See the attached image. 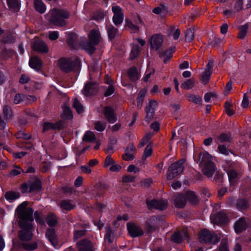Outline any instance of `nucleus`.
I'll return each instance as SVG.
<instances>
[{"mask_svg": "<svg viewBox=\"0 0 251 251\" xmlns=\"http://www.w3.org/2000/svg\"><path fill=\"white\" fill-rule=\"evenodd\" d=\"M127 76L131 81L134 82L140 78V75L136 66H133L129 68L127 71Z\"/></svg>", "mask_w": 251, "mask_h": 251, "instance_id": "5701e85b", "label": "nucleus"}, {"mask_svg": "<svg viewBox=\"0 0 251 251\" xmlns=\"http://www.w3.org/2000/svg\"><path fill=\"white\" fill-rule=\"evenodd\" d=\"M228 180L230 182L237 177L238 173L235 169H231L227 172Z\"/></svg>", "mask_w": 251, "mask_h": 251, "instance_id": "0e129e2a", "label": "nucleus"}, {"mask_svg": "<svg viewBox=\"0 0 251 251\" xmlns=\"http://www.w3.org/2000/svg\"><path fill=\"white\" fill-rule=\"evenodd\" d=\"M248 227V224L246 222V219L244 217L240 218L235 222L234 225V228L235 232L237 234L242 233L246 230Z\"/></svg>", "mask_w": 251, "mask_h": 251, "instance_id": "dca6fc26", "label": "nucleus"}, {"mask_svg": "<svg viewBox=\"0 0 251 251\" xmlns=\"http://www.w3.org/2000/svg\"><path fill=\"white\" fill-rule=\"evenodd\" d=\"M210 218L214 224L217 225H223L228 222V218L227 215L222 211L215 213Z\"/></svg>", "mask_w": 251, "mask_h": 251, "instance_id": "1a4fd4ad", "label": "nucleus"}, {"mask_svg": "<svg viewBox=\"0 0 251 251\" xmlns=\"http://www.w3.org/2000/svg\"><path fill=\"white\" fill-rule=\"evenodd\" d=\"M28 64L31 69L39 72L42 69L43 63L41 59L35 56L29 58Z\"/></svg>", "mask_w": 251, "mask_h": 251, "instance_id": "f8f14e48", "label": "nucleus"}, {"mask_svg": "<svg viewBox=\"0 0 251 251\" xmlns=\"http://www.w3.org/2000/svg\"><path fill=\"white\" fill-rule=\"evenodd\" d=\"M156 220V218L155 216H152L146 221L145 226L148 234H151L155 230L156 228L153 224V222H155Z\"/></svg>", "mask_w": 251, "mask_h": 251, "instance_id": "a878e982", "label": "nucleus"}, {"mask_svg": "<svg viewBox=\"0 0 251 251\" xmlns=\"http://www.w3.org/2000/svg\"><path fill=\"white\" fill-rule=\"evenodd\" d=\"M46 223L50 227H55L58 224V220L56 216L53 213H49L46 217Z\"/></svg>", "mask_w": 251, "mask_h": 251, "instance_id": "cd10ccee", "label": "nucleus"}, {"mask_svg": "<svg viewBox=\"0 0 251 251\" xmlns=\"http://www.w3.org/2000/svg\"><path fill=\"white\" fill-rule=\"evenodd\" d=\"M58 64L60 69L65 73H78L80 70L81 62L78 59L74 60L70 57H62L58 60Z\"/></svg>", "mask_w": 251, "mask_h": 251, "instance_id": "7ed1b4c3", "label": "nucleus"}, {"mask_svg": "<svg viewBox=\"0 0 251 251\" xmlns=\"http://www.w3.org/2000/svg\"><path fill=\"white\" fill-rule=\"evenodd\" d=\"M96 46V45H94L92 43L89 42L85 45L84 48L88 54L92 55L96 50L95 48Z\"/></svg>", "mask_w": 251, "mask_h": 251, "instance_id": "4d7b16f0", "label": "nucleus"}, {"mask_svg": "<svg viewBox=\"0 0 251 251\" xmlns=\"http://www.w3.org/2000/svg\"><path fill=\"white\" fill-rule=\"evenodd\" d=\"M183 163L184 161L183 160H179L172 163L169 166L167 174V178L168 180L173 179L183 171Z\"/></svg>", "mask_w": 251, "mask_h": 251, "instance_id": "20e7f679", "label": "nucleus"}, {"mask_svg": "<svg viewBox=\"0 0 251 251\" xmlns=\"http://www.w3.org/2000/svg\"><path fill=\"white\" fill-rule=\"evenodd\" d=\"M189 101L196 104H201L202 102V99L199 96L193 94H187L185 95Z\"/></svg>", "mask_w": 251, "mask_h": 251, "instance_id": "a19ab883", "label": "nucleus"}, {"mask_svg": "<svg viewBox=\"0 0 251 251\" xmlns=\"http://www.w3.org/2000/svg\"><path fill=\"white\" fill-rule=\"evenodd\" d=\"M33 50L40 53H47L49 48L46 43L42 40L35 41L32 45Z\"/></svg>", "mask_w": 251, "mask_h": 251, "instance_id": "4468645a", "label": "nucleus"}, {"mask_svg": "<svg viewBox=\"0 0 251 251\" xmlns=\"http://www.w3.org/2000/svg\"><path fill=\"white\" fill-rule=\"evenodd\" d=\"M163 42V36L160 34H153L149 40L151 48L156 51L160 48Z\"/></svg>", "mask_w": 251, "mask_h": 251, "instance_id": "9d476101", "label": "nucleus"}, {"mask_svg": "<svg viewBox=\"0 0 251 251\" xmlns=\"http://www.w3.org/2000/svg\"><path fill=\"white\" fill-rule=\"evenodd\" d=\"M76 245L79 251H90L93 248L92 242L86 238L79 241Z\"/></svg>", "mask_w": 251, "mask_h": 251, "instance_id": "f3484780", "label": "nucleus"}, {"mask_svg": "<svg viewBox=\"0 0 251 251\" xmlns=\"http://www.w3.org/2000/svg\"><path fill=\"white\" fill-rule=\"evenodd\" d=\"M102 113L109 124H114L117 120L115 110L111 106L107 105L105 106L103 108Z\"/></svg>", "mask_w": 251, "mask_h": 251, "instance_id": "6e6552de", "label": "nucleus"}, {"mask_svg": "<svg viewBox=\"0 0 251 251\" xmlns=\"http://www.w3.org/2000/svg\"><path fill=\"white\" fill-rule=\"evenodd\" d=\"M70 16V13L67 10L54 8L50 11L47 20L51 25L63 27L66 25V20L69 19Z\"/></svg>", "mask_w": 251, "mask_h": 251, "instance_id": "f03ea898", "label": "nucleus"}, {"mask_svg": "<svg viewBox=\"0 0 251 251\" xmlns=\"http://www.w3.org/2000/svg\"><path fill=\"white\" fill-rule=\"evenodd\" d=\"M105 30L106 31L108 40L110 42H113L114 39L119 35V29L115 27L111 24H107L105 25Z\"/></svg>", "mask_w": 251, "mask_h": 251, "instance_id": "2eb2a0df", "label": "nucleus"}, {"mask_svg": "<svg viewBox=\"0 0 251 251\" xmlns=\"http://www.w3.org/2000/svg\"><path fill=\"white\" fill-rule=\"evenodd\" d=\"M66 43L72 49H76L79 46L78 35L75 32H68L66 33Z\"/></svg>", "mask_w": 251, "mask_h": 251, "instance_id": "9b49d317", "label": "nucleus"}, {"mask_svg": "<svg viewBox=\"0 0 251 251\" xmlns=\"http://www.w3.org/2000/svg\"><path fill=\"white\" fill-rule=\"evenodd\" d=\"M22 172H24V170L21 167L16 166V169H12L10 172L8 176L9 177L15 176L20 174Z\"/></svg>", "mask_w": 251, "mask_h": 251, "instance_id": "338daca9", "label": "nucleus"}, {"mask_svg": "<svg viewBox=\"0 0 251 251\" xmlns=\"http://www.w3.org/2000/svg\"><path fill=\"white\" fill-rule=\"evenodd\" d=\"M212 73L205 71L202 73L201 76V80L205 84H206L210 78Z\"/></svg>", "mask_w": 251, "mask_h": 251, "instance_id": "774afa93", "label": "nucleus"}, {"mask_svg": "<svg viewBox=\"0 0 251 251\" xmlns=\"http://www.w3.org/2000/svg\"><path fill=\"white\" fill-rule=\"evenodd\" d=\"M82 140L84 142H93L96 140V137L93 132L87 130L84 134Z\"/></svg>", "mask_w": 251, "mask_h": 251, "instance_id": "58836bf2", "label": "nucleus"}, {"mask_svg": "<svg viewBox=\"0 0 251 251\" xmlns=\"http://www.w3.org/2000/svg\"><path fill=\"white\" fill-rule=\"evenodd\" d=\"M217 139L221 143L224 142H229L231 139V134L230 133H222L218 136Z\"/></svg>", "mask_w": 251, "mask_h": 251, "instance_id": "c03bdc74", "label": "nucleus"}, {"mask_svg": "<svg viewBox=\"0 0 251 251\" xmlns=\"http://www.w3.org/2000/svg\"><path fill=\"white\" fill-rule=\"evenodd\" d=\"M248 28V23H246L244 25L240 26L239 27V29L240 31L238 35V38L241 39H244L247 35Z\"/></svg>", "mask_w": 251, "mask_h": 251, "instance_id": "4c0bfd02", "label": "nucleus"}, {"mask_svg": "<svg viewBox=\"0 0 251 251\" xmlns=\"http://www.w3.org/2000/svg\"><path fill=\"white\" fill-rule=\"evenodd\" d=\"M23 248L27 251H33L37 249L38 246L36 242L30 243H23L21 245Z\"/></svg>", "mask_w": 251, "mask_h": 251, "instance_id": "e433bc0d", "label": "nucleus"}, {"mask_svg": "<svg viewBox=\"0 0 251 251\" xmlns=\"http://www.w3.org/2000/svg\"><path fill=\"white\" fill-rule=\"evenodd\" d=\"M140 52V49L138 45H136L135 47H134L130 52V57L131 60H134L136 59Z\"/></svg>", "mask_w": 251, "mask_h": 251, "instance_id": "bf43d9fd", "label": "nucleus"}, {"mask_svg": "<svg viewBox=\"0 0 251 251\" xmlns=\"http://www.w3.org/2000/svg\"><path fill=\"white\" fill-rule=\"evenodd\" d=\"M185 36L186 42H192L194 38V28H190L188 29H187L186 31Z\"/></svg>", "mask_w": 251, "mask_h": 251, "instance_id": "864d4df0", "label": "nucleus"}, {"mask_svg": "<svg viewBox=\"0 0 251 251\" xmlns=\"http://www.w3.org/2000/svg\"><path fill=\"white\" fill-rule=\"evenodd\" d=\"M15 51L13 50L7 49L4 47L0 52V58L3 60H7L12 57Z\"/></svg>", "mask_w": 251, "mask_h": 251, "instance_id": "7c9ffc66", "label": "nucleus"}, {"mask_svg": "<svg viewBox=\"0 0 251 251\" xmlns=\"http://www.w3.org/2000/svg\"><path fill=\"white\" fill-rule=\"evenodd\" d=\"M213 181L218 185H222L223 182V174L219 172H216L214 177Z\"/></svg>", "mask_w": 251, "mask_h": 251, "instance_id": "13d9d810", "label": "nucleus"}, {"mask_svg": "<svg viewBox=\"0 0 251 251\" xmlns=\"http://www.w3.org/2000/svg\"><path fill=\"white\" fill-rule=\"evenodd\" d=\"M198 161H201V164L205 165L212 161L211 155L207 152H201L198 155Z\"/></svg>", "mask_w": 251, "mask_h": 251, "instance_id": "c85d7f7f", "label": "nucleus"}, {"mask_svg": "<svg viewBox=\"0 0 251 251\" xmlns=\"http://www.w3.org/2000/svg\"><path fill=\"white\" fill-rule=\"evenodd\" d=\"M7 5L11 10H19L20 5L17 0H6Z\"/></svg>", "mask_w": 251, "mask_h": 251, "instance_id": "09e8293b", "label": "nucleus"}, {"mask_svg": "<svg viewBox=\"0 0 251 251\" xmlns=\"http://www.w3.org/2000/svg\"><path fill=\"white\" fill-rule=\"evenodd\" d=\"M157 106V102L156 100H151L146 108V112L154 114L156 110V107Z\"/></svg>", "mask_w": 251, "mask_h": 251, "instance_id": "a18cd8bd", "label": "nucleus"}, {"mask_svg": "<svg viewBox=\"0 0 251 251\" xmlns=\"http://www.w3.org/2000/svg\"><path fill=\"white\" fill-rule=\"evenodd\" d=\"M102 95L104 97H108L112 95L115 92V88L114 85L102 86Z\"/></svg>", "mask_w": 251, "mask_h": 251, "instance_id": "c9c22d12", "label": "nucleus"}, {"mask_svg": "<svg viewBox=\"0 0 251 251\" xmlns=\"http://www.w3.org/2000/svg\"><path fill=\"white\" fill-rule=\"evenodd\" d=\"M46 236L50 243L54 247L58 245L57 238L54 228H50L47 230Z\"/></svg>", "mask_w": 251, "mask_h": 251, "instance_id": "393cba45", "label": "nucleus"}, {"mask_svg": "<svg viewBox=\"0 0 251 251\" xmlns=\"http://www.w3.org/2000/svg\"><path fill=\"white\" fill-rule=\"evenodd\" d=\"M16 138H22L25 140H29L32 138L31 134H28L22 130H20L15 133Z\"/></svg>", "mask_w": 251, "mask_h": 251, "instance_id": "603ef678", "label": "nucleus"}, {"mask_svg": "<svg viewBox=\"0 0 251 251\" xmlns=\"http://www.w3.org/2000/svg\"><path fill=\"white\" fill-rule=\"evenodd\" d=\"M176 49L175 46H172L160 53L159 57L164 58L163 62L164 64H167L168 61L172 58L173 53L176 51Z\"/></svg>", "mask_w": 251, "mask_h": 251, "instance_id": "6ab92c4d", "label": "nucleus"}, {"mask_svg": "<svg viewBox=\"0 0 251 251\" xmlns=\"http://www.w3.org/2000/svg\"><path fill=\"white\" fill-rule=\"evenodd\" d=\"M194 81L191 78H189L181 84V87L185 90H190L194 87Z\"/></svg>", "mask_w": 251, "mask_h": 251, "instance_id": "5fc2aeb1", "label": "nucleus"}, {"mask_svg": "<svg viewBox=\"0 0 251 251\" xmlns=\"http://www.w3.org/2000/svg\"><path fill=\"white\" fill-rule=\"evenodd\" d=\"M124 18V14L114 15L112 18V21L114 25L118 26L122 24Z\"/></svg>", "mask_w": 251, "mask_h": 251, "instance_id": "8fccbe9b", "label": "nucleus"}, {"mask_svg": "<svg viewBox=\"0 0 251 251\" xmlns=\"http://www.w3.org/2000/svg\"><path fill=\"white\" fill-rule=\"evenodd\" d=\"M3 115L5 120L10 119L13 115L11 108L8 105H4L3 107Z\"/></svg>", "mask_w": 251, "mask_h": 251, "instance_id": "37998d69", "label": "nucleus"}, {"mask_svg": "<svg viewBox=\"0 0 251 251\" xmlns=\"http://www.w3.org/2000/svg\"><path fill=\"white\" fill-rule=\"evenodd\" d=\"M94 125L95 129L99 132L103 131L106 128L105 124L100 121L96 122Z\"/></svg>", "mask_w": 251, "mask_h": 251, "instance_id": "680f3d73", "label": "nucleus"}, {"mask_svg": "<svg viewBox=\"0 0 251 251\" xmlns=\"http://www.w3.org/2000/svg\"><path fill=\"white\" fill-rule=\"evenodd\" d=\"M63 112L61 114V117L62 119L70 120L73 119V115L70 108L67 105L64 104L62 106Z\"/></svg>", "mask_w": 251, "mask_h": 251, "instance_id": "2f4dec72", "label": "nucleus"}, {"mask_svg": "<svg viewBox=\"0 0 251 251\" xmlns=\"http://www.w3.org/2000/svg\"><path fill=\"white\" fill-rule=\"evenodd\" d=\"M146 94V90L144 89H141L139 92L136 99L137 107L138 108H140L141 107Z\"/></svg>", "mask_w": 251, "mask_h": 251, "instance_id": "79ce46f5", "label": "nucleus"}, {"mask_svg": "<svg viewBox=\"0 0 251 251\" xmlns=\"http://www.w3.org/2000/svg\"><path fill=\"white\" fill-rule=\"evenodd\" d=\"M34 7L35 10L40 14L44 13L46 10V6L42 0H35Z\"/></svg>", "mask_w": 251, "mask_h": 251, "instance_id": "72a5a7b5", "label": "nucleus"}, {"mask_svg": "<svg viewBox=\"0 0 251 251\" xmlns=\"http://www.w3.org/2000/svg\"><path fill=\"white\" fill-rule=\"evenodd\" d=\"M126 227L129 235L132 238L140 237L144 234L142 227L135 223H127Z\"/></svg>", "mask_w": 251, "mask_h": 251, "instance_id": "423d86ee", "label": "nucleus"}, {"mask_svg": "<svg viewBox=\"0 0 251 251\" xmlns=\"http://www.w3.org/2000/svg\"><path fill=\"white\" fill-rule=\"evenodd\" d=\"M250 206L249 201L244 198H239L237 199L236 208L239 211L246 210Z\"/></svg>", "mask_w": 251, "mask_h": 251, "instance_id": "bb28decb", "label": "nucleus"}, {"mask_svg": "<svg viewBox=\"0 0 251 251\" xmlns=\"http://www.w3.org/2000/svg\"><path fill=\"white\" fill-rule=\"evenodd\" d=\"M217 149L219 153L225 155H228L230 151L225 145H218Z\"/></svg>", "mask_w": 251, "mask_h": 251, "instance_id": "69168bd1", "label": "nucleus"}, {"mask_svg": "<svg viewBox=\"0 0 251 251\" xmlns=\"http://www.w3.org/2000/svg\"><path fill=\"white\" fill-rule=\"evenodd\" d=\"M93 85L91 82H88L85 84L83 90L84 92V95L86 96H90L93 94Z\"/></svg>", "mask_w": 251, "mask_h": 251, "instance_id": "de8ad7c7", "label": "nucleus"}, {"mask_svg": "<svg viewBox=\"0 0 251 251\" xmlns=\"http://www.w3.org/2000/svg\"><path fill=\"white\" fill-rule=\"evenodd\" d=\"M126 26L130 29L133 33H136L139 30V27L134 24L131 20H126Z\"/></svg>", "mask_w": 251, "mask_h": 251, "instance_id": "3c124183", "label": "nucleus"}, {"mask_svg": "<svg viewBox=\"0 0 251 251\" xmlns=\"http://www.w3.org/2000/svg\"><path fill=\"white\" fill-rule=\"evenodd\" d=\"M189 237V234L187 232H185L183 233L179 232V231L175 232L171 237V240L173 242L180 244L181 243L183 240V238H187Z\"/></svg>", "mask_w": 251, "mask_h": 251, "instance_id": "aec40b11", "label": "nucleus"}, {"mask_svg": "<svg viewBox=\"0 0 251 251\" xmlns=\"http://www.w3.org/2000/svg\"><path fill=\"white\" fill-rule=\"evenodd\" d=\"M65 122L64 120H59L55 123L46 122L43 125V132L49 130L60 131L65 128Z\"/></svg>", "mask_w": 251, "mask_h": 251, "instance_id": "0eeeda50", "label": "nucleus"}, {"mask_svg": "<svg viewBox=\"0 0 251 251\" xmlns=\"http://www.w3.org/2000/svg\"><path fill=\"white\" fill-rule=\"evenodd\" d=\"M28 202L25 201L19 205L15 210L19 222V226L21 230L18 232L20 239L24 242L30 241L32 236V225L31 222L34 221L33 214L34 210L31 207L26 208Z\"/></svg>", "mask_w": 251, "mask_h": 251, "instance_id": "f257e3e1", "label": "nucleus"}, {"mask_svg": "<svg viewBox=\"0 0 251 251\" xmlns=\"http://www.w3.org/2000/svg\"><path fill=\"white\" fill-rule=\"evenodd\" d=\"M27 182L30 186L29 193L34 192H40L42 190V185L40 179L37 177H35L34 180H28Z\"/></svg>", "mask_w": 251, "mask_h": 251, "instance_id": "a211bd4d", "label": "nucleus"}, {"mask_svg": "<svg viewBox=\"0 0 251 251\" xmlns=\"http://www.w3.org/2000/svg\"><path fill=\"white\" fill-rule=\"evenodd\" d=\"M89 42L94 45H98L100 39V34L99 30L97 29H92L89 34Z\"/></svg>", "mask_w": 251, "mask_h": 251, "instance_id": "412c9836", "label": "nucleus"}, {"mask_svg": "<svg viewBox=\"0 0 251 251\" xmlns=\"http://www.w3.org/2000/svg\"><path fill=\"white\" fill-rule=\"evenodd\" d=\"M185 196L186 201H188L192 205H197L199 203V200L195 193L192 191H187Z\"/></svg>", "mask_w": 251, "mask_h": 251, "instance_id": "c756f323", "label": "nucleus"}, {"mask_svg": "<svg viewBox=\"0 0 251 251\" xmlns=\"http://www.w3.org/2000/svg\"><path fill=\"white\" fill-rule=\"evenodd\" d=\"M237 199L236 197L230 196L228 198L226 203L228 206L236 207Z\"/></svg>", "mask_w": 251, "mask_h": 251, "instance_id": "e2e57ef3", "label": "nucleus"}, {"mask_svg": "<svg viewBox=\"0 0 251 251\" xmlns=\"http://www.w3.org/2000/svg\"><path fill=\"white\" fill-rule=\"evenodd\" d=\"M147 205L151 209L154 208L160 210H164L167 207V203L164 201L152 200L147 202Z\"/></svg>", "mask_w": 251, "mask_h": 251, "instance_id": "ddd939ff", "label": "nucleus"}, {"mask_svg": "<svg viewBox=\"0 0 251 251\" xmlns=\"http://www.w3.org/2000/svg\"><path fill=\"white\" fill-rule=\"evenodd\" d=\"M216 166L213 162L204 165L202 169L203 174L207 177H211L215 172Z\"/></svg>", "mask_w": 251, "mask_h": 251, "instance_id": "b1692460", "label": "nucleus"}, {"mask_svg": "<svg viewBox=\"0 0 251 251\" xmlns=\"http://www.w3.org/2000/svg\"><path fill=\"white\" fill-rule=\"evenodd\" d=\"M34 217L36 222L41 226H44L45 222L43 217L40 215V213L36 211L34 213Z\"/></svg>", "mask_w": 251, "mask_h": 251, "instance_id": "052dcab7", "label": "nucleus"}, {"mask_svg": "<svg viewBox=\"0 0 251 251\" xmlns=\"http://www.w3.org/2000/svg\"><path fill=\"white\" fill-rule=\"evenodd\" d=\"M73 106L77 113L80 114L84 112V108L82 104L77 99L74 100Z\"/></svg>", "mask_w": 251, "mask_h": 251, "instance_id": "49530a36", "label": "nucleus"}, {"mask_svg": "<svg viewBox=\"0 0 251 251\" xmlns=\"http://www.w3.org/2000/svg\"><path fill=\"white\" fill-rule=\"evenodd\" d=\"M60 207L66 211H70L74 208L75 206L71 203L70 201L64 200L61 201Z\"/></svg>", "mask_w": 251, "mask_h": 251, "instance_id": "ea45409f", "label": "nucleus"}, {"mask_svg": "<svg viewBox=\"0 0 251 251\" xmlns=\"http://www.w3.org/2000/svg\"><path fill=\"white\" fill-rule=\"evenodd\" d=\"M88 224H85L81 226V227L84 229L80 230H76L74 232V238L75 240H77L80 238L86 235L87 230L85 228L88 226Z\"/></svg>", "mask_w": 251, "mask_h": 251, "instance_id": "f704fd0d", "label": "nucleus"}, {"mask_svg": "<svg viewBox=\"0 0 251 251\" xmlns=\"http://www.w3.org/2000/svg\"><path fill=\"white\" fill-rule=\"evenodd\" d=\"M199 239L201 243H212L214 245L217 244L220 240L217 234L211 232L207 229L201 231L199 235Z\"/></svg>", "mask_w": 251, "mask_h": 251, "instance_id": "39448f33", "label": "nucleus"}, {"mask_svg": "<svg viewBox=\"0 0 251 251\" xmlns=\"http://www.w3.org/2000/svg\"><path fill=\"white\" fill-rule=\"evenodd\" d=\"M175 206L179 208H184L186 204V198L185 195L178 193L174 200Z\"/></svg>", "mask_w": 251, "mask_h": 251, "instance_id": "4be33fe9", "label": "nucleus"}, {"mask_svg": "<svg viewBox=\"0 0 251 251\" xmlns=\"http://www.w3.org/2000/svg\"><path fill=\"white\" fill-rule=\"evenodd\" d=\"M20 197V194L19 192H16L12 191H8L4 194L5 199L9 202H12L15 200L18 199Z\"/></svg>", "mask_w": 251, "mask_h": 251, "instance_id": "473e14b6", "label": "nucleus"}, {"mask_svg": "<svg viewBox=\"0 0 251 251\" xmlns=\"http://www.w3.org/2000/svg\"><path fill=\"white\" fill-rule=\"evenodd\" d=\"M114 231L111 229L110 227H109L106 230V234L104 236V240L107 241L109 244H111L113 242V239H112V236L113 235Z\"/></svg>", "mask_w": 251, "mask_h": 251, "instance_id": "6e6d98bb", "label": "nucleus"}]
</instances>
